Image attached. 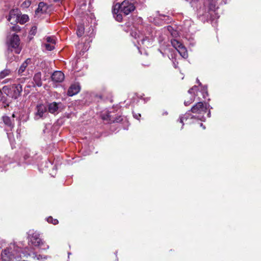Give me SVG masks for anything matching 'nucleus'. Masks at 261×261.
<instances>
[{"instance_id":"obj_42","label":"nucleus","mask_w":261,"mask_h":261,"mask_svg":"<svg viewBox=\"0 0 261 261\" xmlns=\"http://www.w3.org/2000/svg\"><path fill=\"white\" fill-rule=\"evenodd\" d=\"M191 88H193V91H197L198 89V87L196 86H194L193 87H192Z\"/></svg>"},{"instance_id":"obj_9","label":"nucleus","mask_w":261,"mask_h":261,"mask_svg":"<svg viewBox=\"0 0 261 261\" xmlns=\"http://www.w3.org/2000/svg\"><path fill=\"white\" fill-rule=\"evenodd\" d=\"M81 90V86L79 83L72 84L69 88L67 91V95L69 96H72L77 94Z\"/></svg>"},{"instance_id":"obj_34","label":"nucleus","mask_w":261,"mask_h":261,"mask_svg":"<svg viewBox=\"0 0 261 261\" xmlns=\"http://www.w3.org/2000/svg\"><path fill=\"white\" fill-rule=\"evenodd\" d=\"M189 112H190L188 111V112L186 113V114L185 115L186 120H187L189 118L195 119L196 118L195 116L192 115L191 114L189 113Z\"/></svg>"},{"instance_id":"obj_15","label":"nucleus","mask_w":261,"mask_h":261,"mask_svg":"<svg viewBox=\"0 0 261 261\" xmlns=\"http://www.w3.org/2000/svg\"><path fill=\"white\" fill-rule=\"evenodd\" d=\"M31 62V60L30 58L27 59L20 66L18 69V73L22 74L25 70L26 68L29 64Z\"/></svg>"},{"instance_id":"obj_49","label":"nucleus","mask_w":261,"mask_h":261,"mask_svg":"<svg viewBox=\"0 0 261 261\" xmlns=\"http://www.w3.org/2000/svg\"><path fill=\"white\" fill-rule=\"evenodd\" d=\"M133 33L135 34V37L136 38L137 33L136 32Z\"/></svg>"},{"instance_id":"obj_29","label":"nucleus","mask_w":261,"mask_h":261,"mask_svg":"<svg viewBox=\"0 0 261 261\" xmlns=\"http://www.w3.org/2000/svg\"><path fill=\"white\" fill-rule=\"evenodd\" d=\"M14 24L13 26H12L11 28V30L13 31V32H19L20 31V27L17 25L16 24L17 23H13Z\"/></svg>"},{"instance_id":"obj_4","label":"nucleus","mask_w":261,"mask_h":261,"mask_svg":"<svg viewBox=\"0 0 261 261\" xmlns=\"http://www.w3.org/2000/svg\"><path fill=\"white\" fill-rule=\"evenodd\" d=\"M35 119L38 120L40 118L44 119L47 115V108L46 105L40 103L38 104L35 108Z\"/></svg>"},{"instance_id":"obj_38","label":"nucleus","mask_w":261,"mask_h":261,"mask_svg":"<svg viewBox=\"0 0 261 261\" xmlns=\"http://www.w3.org/2000/svg\"><path fill=\"white\" fill-rule=\"evenodd\" d=\"M133 116L135 118L139 120L140 118L141 117V114L139 113L136 114L133 112Z\"/></svg>"},{"instance_id":"obj_47","label":"nucleus","mask_w":261,"mask_h":261,"mask_svg":"<svg viewBox=\"0 0 261 261\" xmlns=\"http://www.w3.org/2000/svg\"><path fill=\"white\" fill-rule=\"evenodd\" d=\"M207 116H208V117H209L211 116V112H210V111H209V112H208V114H207Z\"/></svg>"},{"instance_id":"obj_1","label":"nucleus","mask_w":261,"mask_h":261,"mask_svg":"<svg viewBox=\"0 0 261 261\" xmlns=\"http://www.w3.org/2000/svg\"><path fill=\"white\" fill-rule=\"evenodd\" d=\"M7 44L8 54L13 51L16 54H19L20 53L21 48L20 47V39L18 35L17 34H14L11 37L8 39Z\"/></svg>"},{"instance_id":"obj_6","label":"nucleus","mask_w":261,"mask_h":261,"mask_svg":"<svg viewBox=\"0 0 261 261\" xmlns=\"http://www.w3.org/2000/svg\"><path fill=\"white\" fill-rule=\"evenodd\" d=\"M20 15H21V14L19 9L16 8L12 9L9 12L7 20L10 22L11 24L17 23V20L19 17H20Z\"/></svg>"},{"instance_id":"obj_3","label":"nucleus","mask_w":261,"mask_h":261,"mask_svg":"<svg viewBox=\"0 0 261 261\" xmlns=\"http://www.w3.org/2000/svg\"><path fill=\"white\" fill-rule=\"evenodd\" d=\"M135 0H124L121 4L117 3L116 6L118 5L120 13L127 15L135 10Z\"/></svg>"},{"instance_id":"obj_36","label":"nucleus","mask_w":261,"mask_h":261,"mask_svg":"<svg viewBox=\"0 0 261 261\" xmlns=\"http://www.w3.org/2000/svg\"><path fill=\"white\" fill-rule=\"evenodd\" d=\"M199 16H203L204 17V18H206V19H208L210 17V14L208 12H205V14H201L200 13V11L199 12Z\"/></svg>"},{"instance_id":"obj_32","label":"nucleus","mask_w":261,"mask_h":261,"mask_svg":"<svg viewBox=\"0 0 261 261\" xmlns=\"http://www.w3.org/2000/svg\"><path fill=\"white\" fill-rule=\"evenodd\" d=\"M45 46L46 49L48 51H51L55 48V46L53 45V44H50L49 43L45 44Z\"/></svg>"},{"instance_id":"obj_19","label":"nucleus","mask_w":261,"mask_h":261,"mask_svg":"<svg viewBox=\"0 0 261 261\" xmlns=\"http://www.w3.org/2000/svg\"><path fill=\"white\" fill-rule=\"evenodd\" d=\"M84 30H85V28H84V27L83 25H82V24L79 25L77 27V29H76V34H77V36L79 37L82 36V35L84 33Z\"/></svg>"},{"instance_id":"obj_40","label":"nucleus","mask_w":261,"mask_h":261,"mask_svg":"<svg viewBox=\"0 0 261 261\" xmlns=\"http://www.w3.org/2000/svg\"><path fill=\"white\" fill-rule=\"evenodd\" d=\"M7 136H8V137L10 140V141H12V137H13V134L12 133H7Z\"/></svg>"},{"instance_id":"obj_53","label":"nucleus","mask_w":261,"mask_h":261,"mask_svg":"<svg viewBox=\"0 0 261 261\" xmlns=\"http://www.w3.org/2000/svg\"><path fill=\"white\" fill-rule=\"evenodd\" d=\"M12 117L14 118L15 117V115L14 114H13L12 115Z\"/></svg>"},{"instance_id":"obj_43","label":"nucleus","mask_w":261,"mask_h":261,"mask_svg":"<svg viewBox=\"0 0 261 261\" xmlns=\"http://www.w3.org/2000/svg\"><path fill=\"white\" fill-rule=\"evenodd\" d=\"M145 41H146V38H143V39H142L141 40V43L143 44H144Z\"/></svg>"},{"instance_id":"obj_27","label":"nucleus","mask_w":261,"mask_h":261,"mask_svg":"<svg viewBox=\"0 0 261 261\" xmlns=\"http://www.w3.org/2000/svg\"><path fill=\"white\" fill-rule=\"evenodd\" d=\"M10 73L9 70H4L0 73V79H3Z\"/></svg>"},{"instance_id":"obj_25","label":"nucleus","mask_w":261,"mask_h":261,"mask_svg":"<svg viewBox=\"0 0 261 261\" xmlns=\"http://www.w3.org/2000/svg\"><path fill=\"white\" fill-rule=\"evenodd\" d=\"M46 220L49 223H52L54 225L57 224L59 223V221L57 219H53V218L51 216L47 218Z\"/></svg>"},{"instance_id":"obj_11","label":"nucleus","mask_w":261,"mask_h":261,"mask_svg":"<svg viewBox=\"0 0 261 261\" xmlns=\"http://www.w3.org/2000/svg\"><path fill=\"white\" fill-rule=\"evenodd\" d=\"M61 105V102H53L48 103L46 106L48 112L51 114H54L57 112L59 109V106Z\"/></svg>"},{"instance_id":"obj_39","label":"nucleus","mask_w":261,"mask_h":261,"mask_svg":"<svg viewBox=\"0 0 261 261\" xmlns=\"http://www.w3.org/2000/svg\"><path fill=\"white\" fill-rule=\"evenodd\" d=\"M188 93H189L191 96L192 95H194L195 96V93H194V91H193V88H190L189 90H188Z\"/></svg>"},{"instance_id":"obj_18","label":"nucleus","mask_w":261,"mask_h":261,"mask_svg":"<svg viewBox=\"0 0 261 261\" xmlns=\"http://www.w3.org/2000/svg\"><path fill=\"white\" fill-rule=\"evenodd\" d=\"M29 19L28 15H20V17H19L18 20H17V23L19 22L20 24H23L27 22L29 20Z\"/></svg>"},{"instance_id":"obj_30","label":"nucleus","mask_w":261,"mask_h":261,"mask_svg":"<svg viewBox=\"0 0 261 261\" xmlns=\"http://www.w3.org/2000/svg\"><path fill=\"white\" fill-rule=\"evenodd\" d=\"M46 41L49 44H55L56 43V41L54 37H47L46 38Z\"/></svg>"},{"instance_id":"obj_20","label":"nucleus","mask_w":261,"mask_h":261,"mask_svg":"<svg viewBox=\"0 0 261 261\" xmlns=\"http://www.w3.org/2000/svg\"><path fill=\"white\" fill-rule=\"evenodd\" d=\"M171 42L172 45L177 50L183 46L180 42L176 39L171 40Z\"/></svg>"},{"instance_id":"obj_48","label":"nucleus","mask_w":261,"mask_h":261,"mask_svg":"<svg viewBox=\"0 0 261 261\" xmlns=\"http://www.w3.org/2000/svg\"><path fill=\"white\" fill-rule=\"evenodd\" d=\"M60 1V0H54V2L57 3V2H59Z\"/></svg>"},{"instance_id":"obj_45","label":"nucleus","mask_w":261,"mask_h":261,"mask_svg":"<svg viewBox=\"0 0 261 261\" xmlns=\"http://www.w3.org/2000/svg\"><path fill=\"white\" fill-rule=\"evenodd\" d=\"M168 114V112L167 111H164L162 113L163 116L167 115Z\"/></svg>"},{"instance_id":"obj_12","label":"nucleus","mask_w":261,"mask_h":261,"mask_svg":"<svg viewBox=\"0 0 261 261\" xmlns=\"http://www.w3.org/2000/svg\"><path fill=\"white\" fill-rule=\"evenodd\" d=\"M41 72H38L36 73L33 77L34 85L33 87H41L42 85V79H41Z\"/></svg>"},{"instance_id":"obj_28","label":"nucleus","mask_w":261,"mask_h":261,"mask_svg":"<svg viewBox=\"0 0 261 261\" xmlns=\"http://www.w3.org/2000/svg\"><path fill=\"white\" fill-rule=\"evenodd\" d=\"M31 4V2L30 0H25L21 5V6L23 8H28Z\"/></svg>"},{"instance_id":"obj_37","label":"nucleus","mask_w":261,"mask_h":261,"mask_svg":"<svg viewBox=\"0 0 261 261\" xmlns=\"http://www.w3.org/2000/svg\"><path fill=\"white\" fill-rule=\"evenodd\" d=\"M185 119V116H180L179 119H178V121L182 124V126L184 125V120Z\"/></svg>"},{"instance_id":"obj_8","label":"nucleus","mask_w":261,"mask_h":261,"mask_svg":"<svg viewBox=\"0 0 261 261\" xmlns=\"http://www.w3.org/2000/svg\"><path fill=\"white\" fill-rule=\"evenodd\" d=\"M28 239L29 242H31L32 244L35 246L39 245V243L42 241V239L40 237V234L36 232H31L30 231L28 233Z\"/></svg>"},{"instance_id":"obj_16","label":"nucleus","mask_w":261,"mask_h":261,"mask_svg":"<svg viewBox=\"0 0 261 261\" xmlns=\"http://www.w3.org/2000/svg\"><path fill=\"white\" fill-rule=\"evenodd\" d=\"M22 253L23 254V255L24 256L28 255V256L31 257L34 260L35 259L40 260L42 258V255H41L40 254L38 255L35 252H31L30 253H27V254H25L24 252H22Z\"/></svg>"},{"instance_id":"obj_24","label":"nucleus","mask_w":261,"mask_h":261,"mask_svg":"<svg viewBox=\"0 0 261 261\" xmlns=\"http://www.w3.org/2000/svg\"><path fill=\"white\" fill-rule=\"evenodd\" d=\"M194 99H195V95H192L190 96L189 99L185 100L184 105L186 106H188L189 105H190L192 102H193L194 101Z\"/></svg>"},{"instance_id":"obj_33","label":"nucleus","mask_w":261,"mask_h":261,"mask_svg":"<svg viewBox=\"0 0 261 261\" xmlns=\"http://www.w3.org/2000/svg\"><path fill=\"white\" fill-rule=\"evenodd\" d=\"M119 12H120V9H119L118 8V5L116 6V5L113 10V13L114 16H115L117 14L119 13Z\"/></svg>"},{"instance_id":"obj_10","label":"nucleus","mask_w":261,"mask_h":261,"mask_svg":"<svg viewBox=\"0 0 261 261\" xmlns=\"http://www.w3.org/2000/svg\"><path fill=\"white\" fill-rule=\"evenodd\" d=\"M64 73L61 71H55L51 76V80L56 83H61L64 80Z\"/></svg>"},{"instance_id":"obj_23","label":"nucleus","mask_w":261,"mask_h":261,"mask_svg":"<svg viewBox=\"0 0 261 261\" xmlns=\"http://www.w3.org/2000/svg\"><path fill=\"white\" fill-rule=\"evenodd\" d=\"M37 247H39L40 249L43 250H46L49 248V246L47 245L45 242L42 240L40 242L39 245H37Z\"/></svg>"},{"instance_id":"obj_22","label":"nucleus","mask_w":261,"mask_h":261,"mask_svg":"<svg viewBox=\"0 0 261 261\" xmlns=\"http://www.w3.org/2000/svg\"><path fill=\"white\" fill-rule=\"evenodd\" d=\"M123 118L121 116H118L115 118H110V123H119L122 121Z\"/></svg>"},{"instance_id":"obj_41","label":"nucleus","mask_w":261,"mask_h":261,"mask_svg":"<svg viewBox=\"0 0 261 261\" xmlns=\"http://www.w3.org/2000/svg\"><path fill=\"white\" fill-rule=\"evenodd\" d=\"M1 101H2L3 103H6V97L3 96V97L1 98Z\"/></svg>"},{"instance_id":"obj_50","label":"nucleus","mask_w":261,"mask_h":261,"mask_svg":"<svg viewBox=\"0 0 261 261\" xmlns=\"http://www.w3.org/2000/svg\"><path fill=\"white\" fill-rule=\"evenodd\" d=\"M1 94H2V92L1 90L0 89V95Z\"/></svg>"},{"instance_id":"obj_52","label":"nucleus","mask_w":261,"mask_h":261,"mask_svg":"<svg viewBox=\"0 0 261 261\" xmlns=\"http://www.w3.org/2000/svg\"><path fill=\"white\" fill-rule=\"evenodd\" d=\"M161 53L164 56L163 53H162L161 51H160Z\"/></svg>"},{"instance_id":"obj_2","label":"nucleus","mask_w":261,"mask_h":261,"mask_svg":"<svg viewBox=\"0 0 261 261\" xmlns=\"http://www.w3.org/2000/svg\"><path fill=\"white\" fill-rule=\"evenodd\" d=\"M3 90L7 96L14 99H17L21 95L22 87L19 84H13L10 88L7 86H4Z\"/></svg>"},{"instance_id":"obj_26","label":"nucleus","mask_w":261,"mask_h":261,"mask_svg":"<svg viewBox=\"0 0 261 261\" xmlns=\"http://www.w3.org/2000/svg\"><path fill=\"white\" fill-rule=\"evenodd\" d=\"M202 87V88L201 89V91L203 94V97L204 98H205L206 96H208L207 87V86H203Z\"/></svg>"},{"instance_id":"obj_51","label":"nucleus","mask_w":261,"mask_h":261,"mask_svg":"<svg viewBox=\"0 0 261 261\" xmlns=\"http://www.w3.org/2000/svg\"><path fill=\"white\" fill-rule=\"evenodd\" d=\"M132 35L135 37V34H134L133 33L132 34Z\"/></svg>"},{"instance_id":"obj_14","label":"nucleus","mask_w":261,"mask_h":261,"mask_svg":"<svg viewBox=\"0 0 261 261\" xmlns=\"http://www.w3.org/2000/svg\"><path fill=\"white\" fill-rule=\"evenodd\" d=\"M47 9V5L44 2H40L38 4L37 9L35 11V13H44Z\"/></svg>"},{"instance_id":"obj_7","label":"nucleus","mask_w":261,"mask_h":261,"mask_svg":"<svg viewBox=\"0 0 261 261\" xmlns=\"http://www.w3.org/2000/svg\"><path fill=\"white\" fill-rule=\"evenodd\" d=\"M35 154L30 149H25L22 153L24 161L27 164H31L36 160Z\"/></svg>"},{"instance_id":"obj_21","label":"nucleus","mask_w":261,"mask_h":261,"mask_svg":"<svg viewBox=\"0 0 261 261\" xmlns=\"http://www.w3.org/2000/svg\"><path fill=\"white\" fill-rule=\"evenodd\" d=\"M177 51L180 55L184 58H186L188 57V54L186 47L183 45L182 47L177 49Z\"/></svg>"},{"instance_id":"obj_46","label":"nucleus","mask_w":261,"mask_h":261,"mask_svg":"<svg viewBox=\"0 0 261 261\" xmlns=\"http://www.w3.org/2000/svg\"><path fill=\"white\" fill-rule=\"evenodd\" d=\"M200 126H201V127H203V128H204V129H205V126L203 124V123H200Z\"/></svg>"},{"instance_id":"obj_44","label":"nucleus","mask_w":261,"mask_h":261,"mask_svg":"<svg viewBox=\"0 0 261 261\" xmlns=\"http://www.w3.org/2000/svg\"><path fill=\"white\" fill-rule=\"evenodd\" d=\"M196 82L198 84L199 86H202V84L201 83V82L199 81V80L198 79H197Z\"/></svg>"},{"instance_id":"obj_13","label":"nucleus","mask_w":261,"mask_h":261,"mask_svg":"<svg viewBox=\"0 0 261 261\" xmlns=\"http://www.w3.org/2000/svg\"><path fill=\"white\" fill-rule=\"evenodd\" d=\"M2 119L5 125L12 130L14 126V120L13 119L12 120L10 117L7 116H3Z\"/></svg>"},{"instance_id":"obj_35","label":"nucleus","mask_w":261,"mask_h":261,"mask_svg":"<svg viewBox=\"0 0 261 261\" xmlns=\"http://www.w3.org/2000/svg\"><path fill=\"white\" fill-rule=\"evenodd\" d=\"M37 27L36 26H33L32 27L31 30H30V34L31 35H35L37 33Z\"/></svg>"},{"instance_id":"obj_31","label":"nucleus","mask_w":261,"mask_h":261,"mask_svg":"<svg viewBox=\"0 0 261 261\" xmlns=\"http://www.w3.org/2000/svg\"><path fill=\"white\" fill-rule=\"evenodd\" d=\"M121 13H122L119 12V13L114 16L116 20L119 22H121L122 20V15Z\"/></svg>"},{"instance_id":"obj_17","label":"nucleus","mask_w":261,"mask_h":261,"mask_svg":"<svg viewBox=\"0 0 261 261\" xmlns=\"http://www.w3.org/2000/svg\"><path fill=\"white\" fill-rule=\"evenodd\" d=\"M207 5L209 10L214 11L216 8L217 0H208Z\"/></svg>"},{"instance_id":"obj_5","label":"nucleus","mask_w":261,"mask_h":261,"mask_svg":"<svg viewBox=\"0 0 261 261\" xmlns=\"http://www.w3.org/2000/svg\"><path fill=\"white\" fill-rule=\"evenodd\" d=\"M207 106H210L206 103L204 104L202 102H198L192 107L189 112L199 114H203L206 113Z\"/></svg>"},{"instance_id":"obj_54","label":"nucleus","mask_w":261,"mask_h":261,"mask_svg":"<svg viewBox=\"0 0 261 261\" xmlns=\"http://www.w3.org/2000/svg\"><path fill=\"white\" fill-rule=\"evenodd\" d=\"M1 248V246H0V249Z\"/></svg>"}]
</instances>
